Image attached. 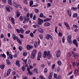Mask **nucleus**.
Masks as SVG:
<instances>
[{
	"label": "nucleus",
	"instance_id": "c03bdc74",
	"mask_svg": "<svg viewBox=\"0 0 79 79\" xmlns=\"http://www.w3.org/2000/svg\"><path fill=\"white\" fill-rule=\"evenodd\" d=\"M47 64L48 66H50V62L48 61L47 62Z\"/></svg>",
	"mask_w": 79,
	"mask_h": 79
},
{
	"label": "nucleus",
	"instance_id": "a19ab883",
	"mask_svg": "<svg viewBox=\"0 0 79 79\" xmlns=\"http://www.w3.org/2000/svg\"><path fill=\"white\" fill-rule=\"evenodd\" d=\"M25 66H22V70H23V71H24V70H25Z\"/></svg>",
	"mask_w": 79,
	"mask_h": 79
},
{
	"label": "nucleus",
	"instance_id": "423d86ee",
	"mask_svg": "<svg viewBox=\"0 0 79 79\" xmlns=\"http://www.w3.org/2000/svg\"><path fill=\"white\" fill-rule=\"evenodd\" d=\"M33 46L32 45H27L26 46V48L28 50H29L31 48H32Z\"/></svg>",
	"mask_w": 79,
	"mask_h": 79
},
{
	"label": "nucleus",
	"instance_id": "5fc2aeb1",
	"mask_svg": "<svg viewBox=\"0 0 79 79\" xmlns=\"http://www.w3.org/2000/svg\"><path fill=\"white\" fill-rule=\"evenodd\" d=\"M19 49L20 51H21L22 50V47L21 46L19 47Z\"/></svg>",
	"mask_w": 79,
	"mask_h": 79
},
{
	"label": "nucleus",
	"instance_id": "37998d69",
	"mask_svg": "<svg viewBox=\"0 0 79 79\" xmlns=\"http://www.w3.org/2000/svg\"><path fill=\"white\" fill-rule=\"evenodd\" d=\"M23 0L24 3H25V4H27V3H28V2H27V0Z\"/></svg>",
	"mask_w": 79,
	"mask_h": 79
},
{
	"label": "nucleus",
	"instance_id": "09e8293b",
	"mask_svg": "<svg viewBox=\"0 0 79 79\" xmlns=\"http://www.w3.org/2000/svg\"><path fill=\"white\" fill-rule=\"evenodd\" d=\"M29 69H32L34 68V66H32V65H30L29 66Z\"/></svg>",
	"mask_w": 79,
	"mask_h": 79
},
{
	"label": "nucleus",
	"instance_id": "6e6552de",
	"mask_svg": "<svg viewBox=\"0 0 79 79\" xmlns=\"http://www.w3.org/2000/svg\"><path fill=\"white\" fill-rule=\"evenodd\" d=\"M10 6L9 5H7L6 6V9L7 11H8V12H10Z\"/></svg>",
	"mask_w": 79,
	"mask_h": 79
},
{
	"label": "nucleus",
	"instance_id": "4d7b16f0",
	"mask_svg": "<svg viewBox=\"0 0 79 79\" xmlns=\"http://www.w3.org/2000/svg\"><path fill=\"white\" fill-rule=\"evenodd\" d=\"M23 16H20L19 18V19L20 20H21V21H23Z\"/></svg>",
	"mask_w": 79,
	"mask_h": 79
},
{
	"label": "nucleus",
	"instance_id": "a18cd8bd",
	"mask_svg": "<svg viewBox=\"0 0 79 79\" xmlns=\"http://www.w3.org/2000/svg\"><path fill=\"white\" fill-rule=\"evenodd\" d=\"M43 16H44V14H43V13H41L40 15V18H42Z\"/></svg>",
	"mask_w": 79,
	"mask_h": 79
},
{
	"label": "nucleus",
	"instance_id": "0e129e2a",
	"mask_svg": "<svg viewBox=\"0 0 79 79\" xmlns=\"http://www.w3.org/2000/svg\"><path fill=\"white\" fill-rule=\"evenodd\" d=\"M73 26L74 27H75V28H78V27L75 25H73Z\"/></svg>",
	"mask_w": 79,
	"mask_h": 79
},
{
	"label": "nucleus",
	"instance_id": "9b49d317",
	"mask_svg": "<svg viewBox=\"0 0 79 79\" xmlns=\"http://www.w3.org/2000/svg\"><path fill=\"white\" fill-rule=\"evenodd\" d=\"M27 59H26L25 60H23V62L25 64V66L26 67H28V65H27Z\"/></svg>",
	"mask_w": 79,
	"mask_h": 79
},
{
	"label": "nucleus",
	"instance_id": "9d476101",
	"mask_svg": "<svg viewBox=\"0 0 79 79\" xmlns=\"http://www.w3.org/2000/svg\"><path fill=\"white\" fill-rule=\"evenodd\" d=\"M38 31L40 33H44V30L42 28H39Z\"/></svg>",
	"mask_w": 79,
	"mask_h": 79
},
{
	"label": "nucleus",
	"instance_id": "2eb2a0df",
	"mask_svg": "<svg viewBox=\"0 0 79 79\" xmlns=\"http://www.w3.org/2000/svg\"><path fill=\"white\" fill-rule=\"evenodd\" d=\"M11 69H9L7 71V76H9L10 75V73H11Z\"/></svg>",
	"mask_w": 79,
	"mask_h": 79
},
{
	"label": "nucleus",
	"instance_id": "f8f14e48",
	"mask_svg": "<svg viewBox=\"0 0 79 79\" xmlns=\"http://www.w3.org/2000/svg\"><path fill=\"white\" fill-rule=\"evenodd\" d=\"M9 19L10 20V21H11L12 23H13V24H15V22H14L15 19L11 17H10L9 18Z\"/></svg>",
	"mask_w": 79,
	"mask_h": 79
},
{
	"label": "nucleus",
	"instance_id": "79ce46f5",
	"mask_svg": "<svg viewBox=\"0 0 79 79\" xmlns=\"http://www.w3.org/2000/svg\"><path fill=\"white\" fill-rule=\"evenodd\" d=\"M57 71H58V72H59L60 71V67H57Z\"/></svg>",
	"mask_w": 79,
	"mask_h": 79
},
{
	"label": "nucleus",
	"instance_id": "de8ad7c7",
	"mask_svg": "<svg viewBox=\"0 0 79 79\" xmlns=\"http://www.w3.org/2000/svg\"><path fill=\"white\" fill-rule=\"evenodd\" d=\"M9 56L10 58H11V59H13V56H12V55H11V54H9Z\"/></svg>",
	"mask_w": 79,
	"mask_h": 79
},
{
	"label": "nucleus",
	"instance_id": "20e7f679",
	"mask_svg": "<svg viewBox=\"0 0 79 79\" xmlns=\"http://www.w3.org/2000/svg\"><path fill=\"white\" fill-rule=\"evenodd\" d=\"M38 21L37 23L38 24H39V25H41V24H42V23H43V22H44V20L40 18H38Z\"/></svg>",
	"mask_w": 79,
	"mask_h": 79
},
{
	"label": "nucleus",
	"instance_id": "8fccbe9b",
	"mask_svg": "<svg viewBox=\"0 0 79 79\" xmlns=\"http://www.w3.org/2000/svg\"><path fill=\"white\" fill-rule=\"evenodd\" d=\"M48 71V70L47 69V68H45L44 69V71L45 73H47V71Z\"/></svg>",
	"mask_w": 79,
	"mask_h": 79
},
{
	"label": "nucleus",
	"instance_id": "f704fd0d",
	"mask_svg": "<svg viewBox=\"0 0 79 79\" xmlns=\"http://www.w3.org/2000/svg\"><path fill=\"white\" fill-rule=\"evenodd\" d=\"M71 9L73 10H76L77 9V7H72L71 8Z\"/></svg>",
	"mask_w": 79,
	"mask_h": 79
},
{
	"label": "nucleus",
	"instance_id": "2f4dec72",
	"mask_svg": "<svg viewBox=\"0 0 79 79\" xmlns=\"http://www.w3.org/2000/svg\"><path fill=\"white\" fill-rule=\"evenodd\" d=\"M41 56H42V54H41V53H40L38 54L37 57H39L40 58H41Z\"/></svg>",
	"mask_w": 79,
	"mask_h": 79
},
{
	"label": "nucleus",
	"instance_id": "e433bc0d",
	"mask_svg": "<svg viewBox=\"0 0 79 79\" xmlns=\"http://www.w3.org/2000/svg\"><path fill=\"white\" fill-rule=\"evenodd\" d=\"M35 11L36 13H39V10H38V9H35Z\"/></svg>",
	"mask_w": 79,
	"mask_h": 79
},
{
	"label": "nucleus",
	"instance_id": "0eeeda50",
	"mask_svg": "<svg viewBox=\"0 0 79 79\" xmlns=\"http://www.w3.org/2000/svg\"><path fill=\"white\" fill-rule=\"evenodd\" d=\"M71 37H72V36L70 35H69L67 37V40L69 43H71Z\"/></svg>",
	"mask_w": 79,
	"mask_h": 79
},
{
	"label": "nucleus",
	"instance_id": "3c124183",
	"mask_svg": "<svg viewBox=\"0 0 79 79\" xmlns=\"http://www.w3.org/2000/svg\"><path fill=\"white\" fill-rule=\"evenodd\" d=\"M2 57L4 58H6V56L4 54H2Z\"/></svg>",
	"mask_w": 79,
	"mask_h": 79
},
{
	"label": "nucleus",
	"instance_id": "49530a36",
	"mask_svg": "<svg viewBox=\"0 0 79 79\" xmlns=\"http://www.w3.org/2000/svg\"><path fill=\"white\" fill-rule=\"evenodd\" d=\"M15 31H17L18 33H20V30L19 29H15Z\"/></svg>",
	"mask_w": 79,
	"mask_h": 79
},
{
	"label": "nucleus",
	"instance_id": "cd10ccee",
	"mask_svg": "<svg viewBox=\"0 0 79 79\" xmlns=\"http://www.w3.org/2000/svg\"><path fill=\"white\" fill-rule=\"evenodd\" d=\"M20 32H21L22 34H23V33H24V30L23 29V28H20Z\"/></svg>",
	"mask_w": 79,
	"mask_h": 79
},
{
	"label": "nucleus",
	"instance_id": "58836bf2",
	"mask_svg": "<svg viewBox=\"0 0 79 79\" xmlns=\"http://www.w3.org/2000/svg\"><path fill=\"white\" fill-rule=\"evenodd\" d=\"M62 42L63 43H64V37H63L62 40Z\"/></svg>",
	"mask_w": 79,
	"mask_h": 79
},
{
	"label": "nucleus",
	"instance_id": "338daca9",
	"mask_svg": "<svg viewBox=\"0 0 79 79\" xmlns=\"http://www.w3.org/2000/svg\"><path fill=\"white\" fill-rule=\"evenodd\" d=\"M30 36H31V37H33L34 36V34H33V33H31L30 34Z\"/></svg>",
	"mask_w": 79,
	"mask_h": 79
},
{
	"label": "nucleus",
	"instance_id": "bf43d9fd",
	"mask_svg": "<svg viewBox=\"0 0 79 79\" xmlns=\"http://www.w3.org/2000/svg\"><path fill=\"white\" fill-rule=\"evenodd\" d=\"M47 5L48 6H52V5H51V3H48L47 4Z\"/></svg>",
	"mask_w": 79,
	"mask_h": 79
},
{
	"label": "nucleus",
	"instance_id": "bb28decb",
	"mask_svg": "<svg viewBox=\"0 0 79 79\" xmlns=\"http://www.w3.org/2000/svg\"><path fill=\"white\" fill-rule=\"evenodd\" d=\"M67 13L68 14L69 16H71V12H69V10H67Z\"/></svg>",
	"mask_w": 79,
	"mask_h": 79
},
{
	"label": "nucleus",
	"instance_id": "72a5a7b5",
	"mask_svg": "<svg viewBox=\"0 0 79 79\" xmlns=\"http://www.w3.org/2000/svg\"><path fill=\"white\" fill-rule=\"evenodd\" d=\"M19 36L21 38V39H23V38L24 37V35H22L21 34H19Z\"/></svg>",
	"mask_w": 79,
	"mask_h": 79
},
{
	"label": "nucleus",
	"instance_id": "b1692460",
	"mask_svg": "<svg viewBox=\"0 0 79 79\" xmlns=\"http://www.w3.org/2000/svg\"><path fill=\"white\" fill-rule=\"evenodd\" d=\"M12 38L14 40H16V35L15 34H13L12 35Z\"/></svg>",
	"mask_w": 79,
	"mask_h": 79
},
{
	"label": "nucleus",
	"instance_id": "6e6d98bb",
	"mask_svg": "<svg viewBox=\"0 0 79 79\" xmlns=\"http://www.w3.org/2000/svg\"><path fill=\"white\" fill-rule=\"evenodd\" d=\"M23 27L24 29H26V28H27V27H28V26L26 25H25L23 26Z\"/></svg>",
	"mask_w": 79,
	"mask_h": 79
},
{
	"label": "nucleus",
	"instance_id": "69168bd1",
	"mask_svg": "<svg viewBox=\"0 0 79 79\" xmlns=\"http://www.w3.org/2000/svg\"><path fill=\"white\" fill-rule=\"evenodd\" d=\"M29 32H30V31L28 30L26 32V33L28 34H29Z\"/></svg>",
	"mask_w": 79,
	"mask_h": 79
},
{
	"label": "nucleus",
	"instance_id": "052dcab7",
	"mask_svg": "<svg viewBox=\"0 0 79 79\" xmlns=\"http://www.w3.org/2000/svg\"><path fill=\"white\" fill-rule=\"evenodd\" d=\"M31 63V59H29L27 62V64H30Z\"/></svg>",
	"mask_w": 79,
	"mask_h": 79
},
{
	"label": "nucleus",
	"instance_id": "603ef678",
	"mask_svg": "<svg viewBox=\"0 0 79 79\" xmlns=\"http://www.w3.org/2000/svg\"><path fill=\"white\" fill-rule=\"evenodd\" d=\"M55 64H53L52 65V69H54V68H55Z\"/></svg>",
	"mask_w": 79,
	"mask_h": 79
},
{
	"label": "nucleus",
	"instance_id": "c756f323",
	"mask_svg": "<svg viewBox=\"0 0 79 79\" xmlns=\"http://www.w3.org/2000/svg\"><path fill=\"white\" fill-rule=\"evenodd\" d=\"M33 5V1H31L30 2V6H31L32 5Z\"/></svg>",
	"mask_w": 79,
	"mask_h": 79
},
{
	"label": "nucleus",
	"instance_id": "5701e85b",
	"mask_svg": "<svg viewBox=\"0 0 79 79\" xmlns=\"http://www.w3.org/2000/svg\"><path fill=\"white\" fill-rule=\"evenodd\" d=\"M50 19H51L46 18L44 20V22H47Z\"/></svg>",
	"mask_w": 79,
	"mask_h": 79
},
{
	"label": "nucleus",
	"instance_id": "1a4fd4ad",
	"mask_svg": "<svg viewBox=\"0 0 79 79\" xmlns=\"http://www.w3.org/2000/svg\"><path fill=\"white\" fill-rule=\"evenodd\" d=\"M60 55H61V51H60V50L58 51L56 54V56L57 58H59V57L60 56Z\"/></svg>",
	"mask_w": 79,
	"mask_h": 79
},
{
	"label": "nucleus",
	"instance_id": "dca6fc26",
	"mask_svg": "<svg viewBox=\"0 0 79 79\" xmlns=\"http://www.w3.org/2000/svg\"><path fill=\"white\" fill-rule=\"evenodd\" d=\"M8 2L9 5L12 6L13 3H12V1L11 0H8Z\"/></svg>",
	"mask_w": 79,
	"mask_h": 79
},
{
	"label": "nucleus",
	"instance_id": "393cba45",
	"mask_svg": "<svg viewBox=\"0 0 79 79\" xmlns=\"http://www.w3.org/2000/svg\"><path fill=\"white\" fill-rule=\"evenodd\" d=\"M64 24H65V26L66 27H69V24L67 23L66 22H64Z\"/></svg>",
	"mask_w": 79,
	"mask_h": 79
},
{
	"label": "nucleus",
	"instance_id": "f03ea898",
	"mask_svg": "<svg viewBox=\"0 0 79 79\" xmlns=\"http://www.w3.org/2000/svg\"><path fill=\"white\" fill-rule=\"evenodd\" d=\"M37 53V50L36 49H33L31 52V58L32 59L34 58L35 56V54Z\"/></svg>",
	"mask_w": 79,
	"mask_h": 79
},
{
	"label": "nucleus",
	"instance_id": "39448f33",
	"mask_svg": "<svg viewBox=\"0 0 79 79\" xmlns=\"http://www.w3.org/2000/svg\"><path fill=\"white\" fill-rule=\"evenodd\" d=\"M73 43L77 48H78V42L76 41V40H73Z\"/></svg>",
	"mask_w": 79,
	"mask_h": 79
},
{
	"label": "nucleus",
	"instance_id": "aec40b11",
	"mask_svg": "<svg viewBox=\"0 0 79 79\" xmlns=\"http://www.w3.org/2000/svg\"><path fill=\"white\" fill-rule=\"evenodd\" d=\"M20 15H21V13L19 12V11L18 10L17 11V16H20Z\"/></svg>",
	"mask_w": 79,
	"mask_h": 79
},
{
	"label": "nucleus",
	"instance_id": "680f3d73",
	"mask_svg": "<svg viewBox=\"0 0 79 79\" xmlns=\"http://www.w3.org/2000/svg\"><path fill=\"white\" fill-rule=\"evenodd\" d=\"M6 62L7 64H10V61H9V60H6Z\"/></svg>",
	"mask_w": 79,
	"mask_h": 79
},
{
	"label": "nucleus",
	"instance_id": "4be33fe9",
	"mask_svg": "<svg viewBox=\"0 0 79 79\" xmlns=\"http://www.w3.org/2000/svg\"><path fill=\"white\" fill-rule=\"evenodd\" d=\"M0 68L1 69H3L5 68V65H0Z\"/></svg>",
	"mask_w": 79,
	"mask_h": 79
},
{
	"label": "nucleus",
	"instance_id": "f3484780",
	"mask_svg": "<svg viewBox=\"0 0 79 79\" xmlns=\"http://www.w3.org/2000/svg\"><path fill=\"white\" fill-rule=\"evenodd\" d=\"M16 64L17 65L18 67L20 66V64H19V60H17L16 62Z\"/></svg>",
	"mask_w": 79,
	"mask_h": 79
},
{
	"label": "nucleus",
	"instance_id": "774afa93",
	"mask_svg": "<svg viewBox=\"0 0 79 79\" xmlns=\"http://www.w3.org/2000/svg\"><path fill=\"white\" fill-rule=\"evenodd\" d=\"M33 20H35V15H34L33 17Z\"/></svg>",
	"mask_w": 79,
	"mask_h": 79
},
{
	"label": "nucleus",
	"instance_id": "473e14b6",
	"mask_svg": "<svg viewBox=\"0 0 79 79\" xmlns=\"http://www.w3.org/2000/svg\"><path fill=\"white\" fill-rule=\"evenodd\" d=\"M34 47L35 48H36L37 47V42H35L34 44Z\"/></svg>",
	"mask_w": 79,
	"mask_h": 79
},
{
	"label": "nucleus",
	"instance_id": "4c0bfd02",
	"mask_svg": "<svg viewBox=\"0 0 79 79\" xmlns=\"http://www.w3.org/2000/svg\"><path fill=\"white\" fill-rule=\"evenodd\" d=\"M73 56L74 57H78V54H75L74 55H73Z\"/></svg>",
	"mask_w": 79,
	"mask_h": 79
},
{
	"label": "nucleus",
	"instance_id": "a878e982",
	"mask_svg": "<svg viewBox=\"0 0 79 79\" xmlns=\"http://www.w3.org/2000/svg\"><path fill=\"white\" fill-rule=\"evenodd\" d=\"M17 42H18V43H19V44H21V41L20 40H19V39L18 38L17 39Z\"/></svg>",
	"mask_w": 79,
	"mask_h": 79
},
{
	"label": "nucleus",
	"instance_id": "f257e3e1",
	"mask_svg": "<svg viewBox=\"0 0 79 79\" xmlns=\"http://www.w3.org/2000/svg\"><path fill=\"white\" fill-rule=\"evenodd\" d=\"M47 56V58H48V60L50 59V58L52 57V56L50 54V52L49 51H45L44 52V54L43 55V56L44 58H46Z\"/></svg>",
	"mask_w": 79,
	"mask_h": 79
},
{
	"label": "nucleus",
	"instance_id": "a211bd4d",
	"mask_svg": "<svg viewBox=\"0 0 79 79\" xmlns=\"http://www.w3.org/2000/svg\"><path fill=\"white\" fill-rule=\"evenodd\" d=\"M44 25L45 26H50V23L48 22H46L44 23Z\"/></svg>",
	"mask_w": 79,
	"mask_h": 79
},
{
	"label": "nucleus",
	"instance_id": "412c9836",
	"mask_svg": "<svg viewBox=\"0 0 79 79\" xmlns=\"http://www.w3.org/2000/svg\"><path fill=\"white\" fill-rule=\"evenodd\" d=\"M29 21V19H25L24 20V21L23 22V24H25V23H28L29 21Z\"/></svg>",
	"mask_w": 79,
	"mask_h": 79
},
{
	"label": "nucleus",
	"instance_id": "7c9ffc66",
	"mask_svg": "<svg viewBox=\"0 0 79 79\" xmlns=\"http://www.w3.org/2000/svg\"><path fill=\"white\" fill-rule=\"evenodd\" d=\"M77 13H75L73 15V18H76L77 17Z\"/></svg>",
	"mask_w": 79,
	"mask_h": 79
},
{
	"label": "nucleus",
	"instance_id": "c85d7f7f",
	"mask_svg": "<svg viewBox=\"0 0 79 79\" xmlns=\"http://www.w3.org/2000/svg\"><path fill=\"white\" fill-rule=\"evenodd\" d=\"M58 36H59V37H61L63 36V34H62L61 33L59 32L58 34Z\"/></svg>",
	"mask_w": 79,
	"mask_h": 79
},
{
	"label": "nucleus",
	"instance_id": "7ed1b4c3",
	"mask_svg": "<svg viewBox=\"0 0 79 79\" xmlns=\"http://www.w3.org/2000/svg\"><path fill=\"white\" fill-rule=\"evenodd\" d=\"M46 38L47 40H49L50 38L51 40H53V37L49 34H48L46 35Z\"/></svg>",
	"mask_w": 79,
	"mask_h": 79
},
{
	"label": "nucleus",
	"instance_id": "4468645a",
	"mask_svg": "<svg viewBox=\"0 0 79 79\" xmlns=\"http://www.w3.org/2000/svg\"><path fill=\"white\" fill-rule=\"evenodd\" d=\"M27 70L28 71V73L30 75H32V72H30V69H29V67H27Z\"/></svg>",
	"mask_w": 79,
	"mask_h": 79
},
{
	"label": "nucleus",
	"instance_id": "6ab92c4d",
	"mask_svg": "<svg viewBox=\"0 0 79 79\" xmlns=\"http://www.w3.org/2000/svg\"><path fill=\"white\" fill-rule=\"evenodd\" d=\"M57 63L59 66H61V62L60 61L58 60L57 61Z\"/></svg>",
	"mask_w": 79,
	"mask_h": 79
},
{
	"label": "nucleus",
	"instance_id": "e2e57ef3",
	"mask_svg": "<svg viewBox=\"0 0 79 79\" xmlns=\"http://www.w3.org/2000/svg\"><path fill=\"white\" fill-rule=\"evenodd\" d=\"M67 56L68 57H70L71 56V54H70V53H69L67 54Z\"/></svg>",
	"mask_w": 79,
	"mask_h": 79
},
{
	"label": "nucleus",
	"instance_id": "ddd939ff",
	"mask_svg": "<svg viewBox=\"0 0 79 79\" xmlns=\"http://www.w3.org/2000/svg\"><path fill=\"white\" fill-rule=\"evenodd\" d=\"M33 72L34 73H36V74H38L39 73V72H38V70H37V69L35 68L33 70Z\"/></svg>",
	"mask_w": 79,
	"mask_h": 79
},
{
	"label": "nucleus",
	"instance_id": "13d9d810",
	"mask_svg": "<svg viewBox=\"0 0 79 79\" xmlns=\"http://www.w3.org/2000/svg\"><path fill=\"white\" fill-rule=\"evenodd\" d=\"M8 27L9 29H11V26L9 24L8 26Z\"/></svg>",
	"mask_w": 79,
	"mask_h": 79
},
{
	"label": "nucleus",
	"instance_id": "864d4df0",
	"mask_svg": "<svg viewBox=\"0 0 79 79\" xmlns=\"http://www.w3.org/2000/svg\"><path fill=\"white\" fill-rule=\"evenodd\" d=\"M55 32L57 34H58V32L57 31V27H56L55 28Z\"/></svg>",
	"mask_w": 79,
	"mask_h": 79
},
{
	"label": "nucleus",
	"instance_id": "ea45409f",
	"mask_svg": "<svg viewBox=\"0 0 79 79\" xmlns=\"http://www.w3.org/2000/svg\"><path fill=\"white\" fill-rule=\"evenodd\" d=\"M23 56H25L27 55V52H23Z\"/></svg>",
	"mask_w": 79,
	"mask_h": 79
},
{
	"label": "nucleus",
	"instance_id": "c9c22d12",
	"mask_svg": "<svg viewBox=\"0 0 79 79\" xmlns=\"http://www.w3.org/2000/svg\"><path fill=\"white\" fill-rule=\"evenodd\" d=\"M39 78H40V79H45V78L44 77L42 76H40Z\"/></svg>",
	"mask_w": 79,
	"mask_h": 79
}]
</instances>
